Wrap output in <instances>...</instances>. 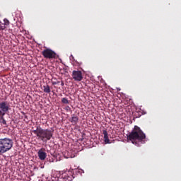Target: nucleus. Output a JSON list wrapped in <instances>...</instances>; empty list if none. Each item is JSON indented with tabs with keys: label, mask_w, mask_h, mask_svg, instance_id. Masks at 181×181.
I'll return each mask as SVG.
<instances>
[{
	"label": "nucleus",
	"mask_w": 181,
	"mask_h": 181,
	"mask_svg": "<svg viewBox=\"0 0 181 181\" xmlns=\"http://www.w3.org/2000/svg\"><path fill=\"white\" fill-rule=\"evenodd\" d=\"M33 132L36 135L37 139L42 142H47V141H50L53 138L54 130L53 129H42L40 127H37L35 130H33Z\"/></svg>",
	"instance_id": "obj_1"
},
{
	"label": "nucleus",
	"mask_w": 181,
	"mask_h": 181,
	"mask_svg": "<svg viewBox=\"0 0 181 181\" xmlns=\"http://www.w3.org/2000/svg\"><path fill=\"white\" fill-rule=\"evenodd\" d=\"M0 115L4 116L5 115V112H3L0 110Z\"/></svg>",
	"instance_id": "obj_16"
},
{
	"label": "nucleus",
	"mask_w": 181,
	"mask_h": 181,
	"mask_svg": "<svg viewBox=\"0 0 181 181\" xmlns=\"http://www.w3.org/2000/svg\"><path fill=\"white\" fill-rule=\"evenodd\" d=\"M62 103L63 104H69V100H67V98H63L62 99Z\"/></svg>",
	"instance_id": "obj_13"
},
{
	"label": "nucleus",
	"mask_w": 181,
	"mask_h": 181,
	"mask_svg": "<svg viewBox=\"0 0 181 181\" xmlns=\"http://www.w3.org/2000/svg\"><path fill=\"white\" fill-rule=\"evenodd\" d=\"M146 138V135L142 129L138 126H134L133 130L127 136L128 141H131L132 144H136V141L142 142Z\"/></svg>",
	"instance_id": "obj_2"
},
{
	"label": "nucleus",
	"mask_w": 181,
	"mask_h": 181,
	"mask_svg": "<svg viewBox=\"0 0 181 181\" xmlns=\"http://www.w3.org/2000/svg\"><path fill=\"white\" fill-rule=\"evenodd\" d=\"M61 86H64V83L63 81H62Z\"/></svg>",
	"instance_id": "obj_19"
},
{
	"label": "nucleus",
	"mask_w": 181,
	"mask_h": 181,
	"mask_svg": "<svg viewBox=\"0 0 181 181\" xmlns=\"http://www.w3.org/2000/svg\"><path fill=\"white\" fill-rule=\"evenodd\" d=\"M103 134L104 135L105 144H111V141H110V139L108 138V132L107 130H103Z\"/></svg>",
	"instance_id": "obj_9"
},
{
	"label": "nucleus",
	"mask_w": 181,
	"mask_h": 181,
	"mask_svg": "<svg viewBox=\"0 0 181 181\" xmlns=\"http://www.w3.org/2000/svg\"><path fill=\"white\" fill-rule=\"evenodd\" d=\"M42 54L45 57V59H56L57 56L54 51L49 48L44 49L42 52Z\"/></svg>",
	"instance_id": "obj_4"
},
{
	"label": "nucleus",
	"mask_w": 181,
	"mask_h": 181,
	"mask_svg": "<svg viewBox=\"0 0 181 181\" xmlns=\"http://www.w3.org/2000/svg\"><path fill=\"white\" fill-rule=\"evenodd\" d=\"M37 155L39 159H46V158L47 157L46 148H41L40 149H39L37 151Z\"/></svg>",
	"instance_id": "obj_6"
},
{
	"label": "nucleus",
	"mask_w": 181,
	"mask_h": 181,
	"mask_svg": "<svg viewBox=\"0 0 181 181\" xmlns=\"http://www.w3.org/2000/svg\"><path fill=\"white\" fill-rule=\"evenodd\" d=\"M56 84H57V82H52L53 86H56Z\"/></svg>",
	"instance_id": "obj_17"
},
{
	"label": "nucleus",
	"mask_w": 181,
	"mask_h": 181,
	"mask_svg": "<svg viewBox=\"0 0 181 181\" xmlns=\"http://www.w3.org/2000/svg\"><path fill=\"white\" fill-rule=\"evenodd\" d=\"M43 90H44V93H50V86H49V85H47V86H43Z\"/></svg>",
	"instance_id": "obj_10"
},
{
	"label": "nucleus",
	"mask_w": 181,
	"mask_h": 181,
	"mask_svg": "<svg viewBox=\"0 0 181 181\" xmlns=\"http://www.w3.org/2000/svg\"><path fill=\"white\" fill-rule=\"evenodd\" d=\"M72 78L74 81H81L83 80V72L81 71H73Z\"/></svg>",
	"instance_id": "obj_5"
},
{
	"label": "nucleus",
	"mask_w": 181,
	"mask_h": 181,
	"mask_svg": "<svg viewBox=\"0 0 181 181\" xmlns=\"http://www.w3.org/2000/svg\"><path fill=\"white\" fill-rule=\"evenodd\" d=\"M5 29H6V26L4 23L0 21V30H5Z\"/></svg>",
	"instance_id": "obj_11"
},
{
	"label": "nucleus",
	"mask_w": 181,
	"mask_h": 181,
	"mask_svg": "<svg viewBox=\"0 0 181 181\" xmlns=\"http://www.w3.org/2000/svg\"><path fill=\"white\" fill-rule=\"evenodd\" d=\"M66 111H69V110H70V107H69V106H67V107H66Z\"/></svg>",
	"instance_id": "obj_18"
},
{
	"label": "nucleus",
	"mask_w": 181,
	"mask_h": 181,
	"mask_svg": "<svg viewBox=\"0 0 181 181\" xmlns=\"http://www.w3.org/2000/svg\"><path fill=\"white\" fill-rule=\"evenodd\" d=\"M1 122L3 124V125H6V120H5V118H4V116L1 115Z\"/></svg>",
	"instance_id": "obj_14"
},
{
	"label": "nucleus",
	"mask_w": 181,
	"mask_h": 181,
	"mask_svg": "<svg viewBox=\"0 0 181 181\" xmlns=\"http://www.w3.org/2000/svg\"><path fill=\"white\" fill-rule=\"evenodd\" d=\"M10 23H11L9 22V20H8L7 18L4 19V25H6V27L9 26Z\"/></svg>",
	"instance_id": "obj_12"
},
{
	"label": "nucleus",
	"mask_w": 181,
	"mask_h": 181,
	"mask_svg": "<svg viewBox=\"0 0 181 181\" xmlns=\"http://www.w3.org/2000/svg\"><path fill=\"white\" fill-rule=\"evenodd\" d=\"M12 146H13V141L12 140L8 138L0 139V153L8 152V151L12 149Z\"/></svg>",
	"instance_id": "obj_3"
},
{
	"label": "nucleus",
	"mask_w": 181,
	"mask_h": 181,
	"mask_svg": "<svg viewBox=\"0 0 181 181\" xmlns=\"http://www.w3.org/2000/svg\"><path fill=\"white\" fill-rule=\"evenodd\" d=\"M69 121L73 125H77V123L78 122V117L72 115L71 118L69 119Z\"/></svg>",
	"instance_id": "obj_8"
},
{
	"label": "nucleus",
	"mask_w": 181,
	"mask_h": 181,
	"mask_svg": "<svg viewBox=\"0 0 181 181\" xmlns=\"http://www.w3.org/2000/svg\"><path fill=\"white\" fill-rule=\"evenodd\" d=\"M73 64H74V66H76L77 67H79V66H81V63H80L77 61L74 62Z\"/></svg>",
	"instance_id": "obj_15"
},
{
	"label": "nucleus",
	"mask_w": 181,
	"mask_h": 181,
	"mask_svg": "<svg viewBox=\"0 0 181 181\" xmlns=\"http://www.w3.org/2000/svg\"><path fill=\"white\" fill-rule=\"evenodd\" d=\"M57 84H59V83H60V81H58V82H57Z\"/></svg>",
	"instance_id": "obj_20"
},
{
	"label": "nucleus",
	"mask_w": 181,
	"mask_h": 181,
	"mask_svg": "<svg viewBox=\"0 0 181 181\" xmlns=\"http://www.w3.org/2000/svg\"><path fill=\"white\" fill-rule=\"evenodd\" d=\"M0 110L2 112H8L9 111V107L8 106V103L6 102L0 103Z\"/></svg>",
	"instance_id": "obj_7"
}]
</instances>
